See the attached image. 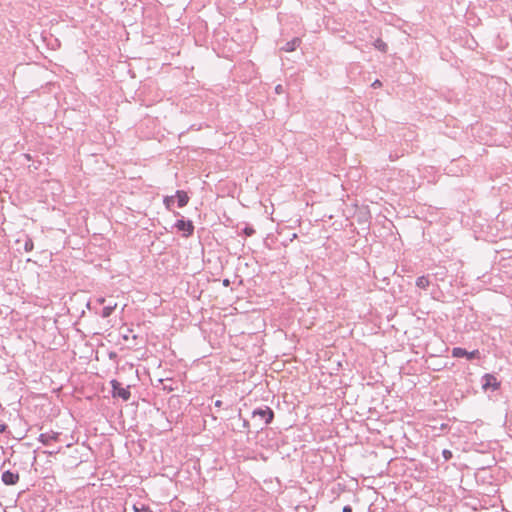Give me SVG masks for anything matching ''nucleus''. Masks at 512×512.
Returning <instances> with one entry per match:
<instances>
[{
  "label": "nucleus",
  "mask_w": 512,
  "mask_h": 512,
  "mask_svg": "<svg viewBox=\"0 0 512 512\" xmlns=\"http://www.w3.org/2000/svg\"><path fill=\"white\" fill-rule=\"evenodd\" d=\"M371 86H372L373 88H375V89H376V88H380V87L382 86V83H381V81H380V80L376 79V80L371 84Z\"/></svg>",
  "instance_id": "6ab92c4d"
},
{
  "label": "nucleus",
  "mask_w": 512,
  "mask_h": 512,
  "mask_svg": "<svg viewBox=\"0 0 512 512\" xmlns=\"http://www.w3.org/2000/svg\"><path fill=\"white\" fill-rule=\"evenodd\" d=\"M252 418L259 419L261 424L269 425L274 419V412L269 406H262L253 410Z\"/></svg>",
  "instance_id": "f257e3e1"
},
{
  "label": "nucleus",
  "mask_w": 512,
  "mask_h": 512,
  "mask_svg": "<svg viewBox=\"0 0 512 512\" xmlns=\"http://www.w3.org/2000/svg\"><path fill=\"white\" fill-rule=\"evenodd\" d=\"M282 90H283L282 85H277V86H276V88H275V91H276V93H278V94H279V93H281V92H282Z\"/></svg>",
  "instance_id": "5701e85b"
},
{
  "label": "nucleus",
  "mask_w": 512,
  "mask_h": 512,
  "mask_svg": "<svg viewBox=\"0 0 512 512\" xmlns=\"http://www.w3.org/2000/svg\"><path fill=\"white\" fill-rule=\"evenodd\" d=\"M177 205L179 208H182L187 205L189 201V197L186 192L178 190L176 191Z\"/></svg>",
  "instance_id": "1a4fd4ad"
},
{
  "label": "nucleus",
  "mask_w": 512,
  "mask_h": 512,
  "mask_svg": "<svg viewBox=\"0 0 512 512\" xmlns=\"http://www.w3.org/2000/svg\"><path fill=\"white\" fill-rule=\"evenodd\" d=\"M175 197L174 196H166L164 198V204L167 209H171V206L174 204Z\"/></svg>",
  "instance_id": "2eb2a0df"
},
{
  "label": "nucleus",
  "mask_w": 512,
  "mask_h": 512,
  "mask_svg": "<svg viewBox=\"0 0 512 512\" xmlns=\"http://www.w3.org/2000/svg\"><path fill=\"white\" fill-rule=\"evenodd\" d=\"M133 510L135 512H152L151 508L145 504H134Z\"/></svg>",
  "instance_id": "f8f14e48"
},
{
  "label": "nucleus",
  "mask_w": 512,
  "mask_h": 512,
  "mask_svg": "<svg viewBox=\"0 0 512 512\" xmlns=\"http://www.w3.org/2000/svg\"><path fill=\"white\" fill-rule=\"evenodd\" d=\"M60 435H61V433H59V432H54V431L45 432V433H41L39 435L38 440L45 446H51L52 442L59 441Z\"/></svg>",
  "instance_id": "39448f33"
},
{
  "label": "nucleus",
  "mask_w": 512,
  "mask_h": 512,
  "mask_svg": "<svg viewBox=\"0 0 512 512\" xmlns=\"http://www.w3.org/2000/svg\"><path fill=\"white\" fill-rule=\"evenodd\" d=\"M375 47L382 52H386L387 50V44L380 39L375 41Z\"/></svg>",
  "instance_id": "4468645a"
},
{
  "label": "nucleus",
  "mask_w": 512,
  "mask_h": 512,
  "mask_svg": "<svg viewBox=\"0 0 512 512\" xmlns=\"http://www.w3.org/2000/svg\"><path fill=\"white\" fill-rule=\"evenodd\" d=\"M255 233V230L252 226L246 225L243 229V234L247 237L252 236Z\"/></svg>",
  "instance_id": "dca6fc26"
},
{
  "label": "nucleus",
  "mask_w": 512,
  "mask_h": 512,
  "mask_svg": "<svg viewBox=\"0 0 512 512\" xmlns=\"http://www.w3.org/2000/svg\"><path fill=\"white\" fill-rule=\"evenodd\" d=\"M239 418L242 420V427L246 433H249L250 431V423L247 419L241 418V413H239Z\"/></svg>",
  "instance_id": "f3484780"
},
{
  "label": "nucleus",
  "mask_w": 512,
  "mask_h": 512,
  "mask_svg": "<svg viewBox=\"0 0 512 512\" xmlns=\"http://www.w3.org/2000/svg\"><path fill=\"white\" fill-rule=\"evenodd\" d=\"M301 44V39L296 37L292 40L285 43V45L281 48L283 51L292 52L295 51L297 47Z\"/></svg>",
  "instance_id": "6e6552de"
},
{
  "label": "nucleus",
  "mask_w": 512,
  "mask_h": 512,
  "mask_svg": "<svg viewBox=\"0 0 512 512\" xmlns=\"http://www.w3.org/2000/svg\"><path fill=\"white\" fill-rule=\"evenodd\" d=\"M229 283H230V282H229V280H228V279H225V280L223 281V285H224V286H228V285H229Z\"/></svg>",
  "instance_id": "393cba45"
},
{
  "label": "nucleus",
  "mask_w": 512,
  "mask_h": 512,
  "mask_svg": "<svg viewBox=\"0 0 512 512\" xmlns=\"http://www.w3.org/2000/svg\"><path fill=\"white\" fill-rule=\"evenodd\" d=\"M343 512H352V507L350 505H346L343 507Z\"/></svg>",
  "instance_id": "412c9836"
},
{
  "label": "nucleus",
  "mask_w": 512,
  "mask_h": 512,
  "mask_svg": "<svg viewBox=\"0 0 512 512\" xmlns=\"http://www.w3.org/2000/svg\"><path fill=\"white\" fill-rule=\"evenodd\" d=\"M500 382L497 378L492 374H485L482 377V388L487 391L488 389H492L493 391L498 390L500 388Z\"/></svg>",
  "instance_id": "20e7f679"
},
{
  "label": "nucleus",
  "mask_w": 512,
  "mask_h": 512,
  "mask_svg": "<svg viewBox=\"0 0 512 512\" xmlns=\"http://www.w3.org/2000/svg\"><path fill=\"white\" fill-rule=\"evenodd\" d=\"M7 428V425L4 423H0V433H3Z\"/></svg>",
  "instance_id": "4be33fe9"
},
{
  "label": "nucleus",
  "mask_w": 512,
  "mask_h": 512,
  "mask_svg": "<svg viewBox=\"0 0 512 512\" xmlns=\"http://www.w3.org/2000/svg\"><path fill=\"white\" fill-rule=\"evenodd\" d=\"M174 227L182 232V236L186 238L194 233L193 222L191 220H185L183 217L175 222Z\"/></svg>",
  "instance_id": "7ed1b4c3"
},
{
  "label": "nucleus",
  "mask_w": 512,
  "mask_h": 512,
  "mask_svg": "<svg viewBox=\"0 0 512 512\" xmlns=\"http://www.w3.org/2000/svg\"><path fill=\"white\" fill-rule=\"evenodd\" d=\"M214 405H215V407H221L222 406V401L221 400H216L214 402Z\"/></svg>",
  "instance_id": "b1692460"
},
{
  "label": "nucleus",
  "mask_w": 512,
  "mask_h": 512,
  "mask_svg": "<svg viewBox=\"0 0 512 512\" xmlns=\"http://www.w3.org/2000/svg\"><path fill=\"white\" fill-rule=\"evenodd\" d=\"M116 306H117L116 303H109L107 306H104L102 309V312H101V316L103 318L109 317L113 313Z\"/></svg>",
  "instance_id": "9b49d317"
},
{
  "label": "nucleus",
  "mask_w": 512,
  "mask_h": 512,
  "mask_svg": "<svg viewBox=\"0 0 512 512\" xmlns=\"http://www.w3.org/2000/svg\"><path fill=\"white\" fill-rule=\"evenodd\" d=\"M1 479L5 485H15L19 481V474L17 472L6 470L2 473Z\"/></svg>",
  "instance_id": "0eeeda50"
},
{
  "label": "nucleus",
  "mask_w": 512,
  "mask_h": 512,
  "mask_svg": "<svg viewBox=\"0 0 512 512\" xmlns=\"http://www.w3.org/2000/svg\"><path fill=\"white\" fill-rule=\"evenodd\" d=\"M442 456H443V458H444L446 461H448V460H450V459L452 458L453 454H452V452H451L450 450H448V449H444V450L442 451Z\"/></svg>",
  "instance_id": "a211bd4d"
},
{
  "label": "nucleus",
  "mask_w": 512,
  "mask_h": 512,
  "mask_svg": "<svg viewBox=\"0 0 512 512\" xmlns=\"http://www.w3.org/2000/svg\"><path fill=\"white\" fill-rule=\"evenodd\" d=\"M98 302H99L100 304H103V303L105 302V299H104V298H99V299H98Z\"/></svg>",
  "instance_id": "a878e982"
},
{
  "label": "nucleus",
  "mask_w": 512,
  "mask_h": 512,
  "mask_svg": "<svg viewBox=\"0 0 512 512\" xmlns=\"http://www.w3.org/2000/svg\"><path fill=\"white\" fill-rule=\"evenodd\" d=\"M110 384L112 387L113 397H119L124 401H127L130 399L131 393H130L128 387L127 388L122 387L121 383L115 379L111 380Z\"/></svg>",
  "instance_id": "f03ea898"
},
{
  "label": "nucleus",
  "mask_w": 512,
  "mask_h": 512,
  "mask_svg": "<svg viewBox=\"0 0 512 512\" xmlns=\"http://www.w3.org/2000/svg\"><path fill=\"white\" fill-rule=\"evenodd\" d=\"M59 451H60V448H56V449L51 448V450L48 451V454L49 455L57 454Z\"/></svg>",
  "instance_id": "aec40b11"
},
{
  "label": "nucleus",
  "mask_w": 512,
  "mask_h": 512,
  "mask_svg": "<svg viewBox=\"0 0 512 512\" xmlns=\"http://www.w3.org/2000/svg\"><path fill=\"white\" fill-rule=\"evenodd\" d=\"M478 354H479L478 350H473L471 352H468L466 349L461 348V347H454L452 349V356L457 357V358L466 357L467 359L472 360V359L476 358Z\"/></svg>",
  "instance_id": "423d86ee"
},
{
  "label": "nucleus",
  "mask_w": 512,
  "mask_h": 512,
  "mask_svg": "<svg viewBox=\"0 0 512 512\" xmlns=\"http://www.w3.org/2000/svg\"><path fill=\"white\" fill-rule=\"evenodd\" d=\"M34 244L31 238L27 237L24 243V250L26 252H31L33 250Z\"/></svg>",
  "instance_id": "ddd939ff"
},
{
  "label": "nucleus",
  "mask_w": 512,
  "mask_h": 512,
  "mask_svg": "<svg viewBox=\"0 0 512 512\" xmlns=\"http://www.w3.org/2000/svg\"><path fill=\"white\" fill-rule=\"evenodd\" d=\"M415 284L418 288L426 290L430 285V280H429L428 276L422 275L416 279Z\"/></svg>",
  "instance_id": "9d476101"
}]
</instances>
